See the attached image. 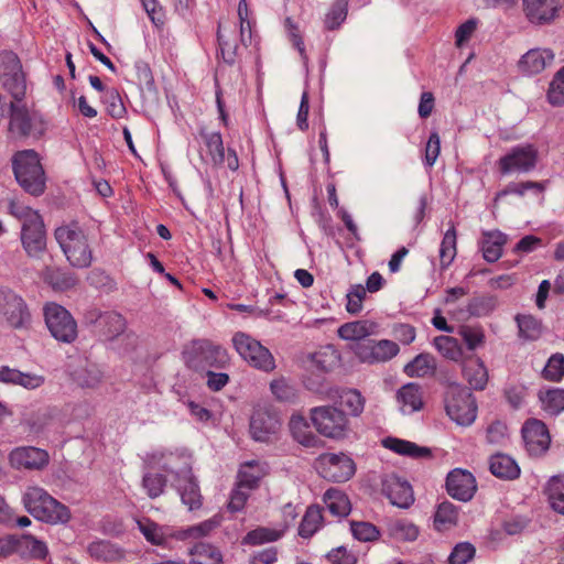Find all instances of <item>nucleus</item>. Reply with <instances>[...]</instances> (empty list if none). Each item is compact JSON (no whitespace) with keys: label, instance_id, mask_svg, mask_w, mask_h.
<instances>
[{"label":"nucleus","instance_id":"nucleus-1","mask_svg":"<svg viewBox=\"0 0 564 564\" xmlns=\"http://www.w3.org/2000/svg\"><path fill=\"white\" fill-rule=\"evenodd\" d=\"M54 236L72 265L77 268L90 265L93 251L90 236L86 228L77 221H70L57 227Z\"/></svg>","mask_w":564,"mask_h":564},{"label":"nucleus","instance_id":"nucleus-2","mask_svg":"<svg viewBox=\"0 0 564 564\" xmlns=\"http://www.w3.org/2000/svg\"><path fill=\"white\" fill-rule=\"evenodd\" d=\"M10 214L22 225L21 242L29 256H39L46 248V232L42 217L36 210L19 202H11Z\"/></svg>","mask_w":564,"mask_h":564},{"label":"nucleus","instance_id":"nucleus-3","mask_svg":"<svg viewBox=\"0 0 564 564\" xmlns=\"http://www.w3.org/2000/svg\"><path fill=\"white\" fill-rule=\"evenodd\" d=\"M22 502L28 512L41 521L56 524L66 523L70 519L68 507L39 486H29L23 494Z\"/></svg>","mask_w":564,"mask_h":564},{"label":"nucleus","instance_id":"nucleus-4","mask_svg":"<svg viewBox=\"0 0 564 564\" xmlns=\"http://www.w3.org/2000/svg\"><path fill=\"white\" fill-rule=\"evenodd\" d=\"M12 164L17 181L28 193L40 195L44 192V171L39 154L34 150L17 152Z\"/></svg>","mask_w":564,"mask_h":564},{"label":"nucleus","instance_id":"nucleus-5","mask_svg":"<svg viewBox=\"0 0 564 564\" xmlns=\"http://www.w3.org/2000/svg\"><path fill=\"white\" fill-rule=\"evenodd\" d=\"M311 421L316 431L328 438H344L349 430V421L341 410L323 405L313 408L310 412Z\"/></svg>","mask_w":564,"mask_h":564},{"label":"nucleus","instance_id":"nucleus-6","mask_svg":"<svg viewBox=\"0 0 564 564\" xmlns=\"http://www.w3.org/2000/svg\"><path fill=\"white\" fill-rule=\"evenodd\" d=\"M232 344L237 352L251 367L271 372L275 368V361L268 348L250 335L238 332L232 337Z\"/></svg>","mask_w":564,"mask_h":564},{"label":"nucleus","instance_id":"nucleus-7","mask_svg":"<svg viewBox=\"0 0 564 564\" xmlns=\"http://www.w3.org/2000/svg\"><path fill=\"white\" fill-rule=\"evenodd\" d=\"M447 415L459 425H470L477 416L474 395L459 387H452L445 399Z\"/></svg>","mask_w":564,"mask_h":564},{"label":"nucleus","instance_id":"nucleus-8","mask_svg":"<svg viewBox=\"0 0 564 564\" xmlns=\"http://www.w3.org/2000/svg\"><path fill=\"white\" fill-rule=\"evenodd\" d=\"M315 469L325 479L334 482L349 480L356 473L354 460L344 453H325L315 460Z\"/></svg>","mask_w":564,"mask_h":564},{"label":"nucleus","instance_id":"nucleus-9","mask_svg":"<svg viewBox=\"0 0 564 564\" xmlns=\"http://www.w3.org/2000/svg\"><path fill=\"white\" fill-rule=\"evenodd\" d=\"M45 323L51 334L61 341L72 343L77 337V324L72 314L54 302L44 306Z\"/></svg>","mask_w":564,"mask_h":564},{"label":"nucleus","instance_id":"nucleus-10","mask_svg":"<svg viewBox=\"0 0 564 564\" xmlns=\"http://www.w3.org/2000/svg\"><path fill=\"white\" fill-rule=\"evenodd\" d=\"M349 349L365 364L387 362L394 358L399 351V345L389 339L366 340L365 343L350 344Z\"/></svg>","mask_w":564,"mask_h":564},{"label":"nucleus","instance_id":"nucleus-11","mask_svg":"<svg viewBox=\"0 0 564 564\" xmlns=\"http://www.w3.org/2000/svg\"><path fill=\"white\" fill-rule=\"evenodd\" d=\"M281 420L274 411L259 406L254 409L250 420V433L258 442H273L281 431Z\"/></svg>","mask_w":564,"mask_h":564},{"label":"nucleus","instance_id":"nucleus-12","mask_svg":"<svg viewBox=\"0 0 564 564\" xmlns=\"http://www.w3.org/2000/svg\"><path fill=\"white\" fill-rule=\"evenodd\" d=\"M538 150L532 144L519 145L498 161V169L502 174L510 172H527L535 167Z\"/></svg>","mask_w":564,"mask_h":564},{"label":"nucleus","instance_id":"nucleus-13","mask_svg":"<svg viewBox=\"0 0 564 564\" xmlns=\"http://www.w3.org/2000/svg\"><path fill=\"white\" fill-rule=\"evenodd\" d=\"M0 314L13 327H22L30 319L23 299L6 289H0Z\"/></svg>","mask_w":564,"mask_h":564},{"label":"nucleus","instance_id":"nucleus-14","mask_svg":"<svg viewBox=\"0 0 564 564\" xmlns=\"http://www.w3.org/2000/svg\"><path fill=\"white\" fill-rule=\"evenodd\" d=\"M562 11V0H523V12L534 24H550Z\"/></svg>","mask_w":564,"mask_h":564},{"label":"nucleus","instance_id":"nucleus-15","mask_svg":"<svg viewBox=\"0 0 564 564\" xmlns=\"http://www.w3.org/2000/svg\"><path fill=\"white\" fill-rule=\"evenodd\" d=\"M522 437L527 451L532 456L545 453L551 441L546 425L538 419H530L524 423Z\"/></svg>","mask_w":564,"mask_h":564},{"label":"nucleus","instance_id":"nucleus-16","mask_svg":"<svg viewBox=\"0 0 564 564\" xmlns=\"http://www.w3.org/2000/svg\"><path fill=\"white\" fill-rule=\"evenodd\" d=\"M204 144L206 147L207 155L209 161L215 165H221L226 163L227 167L231 171H236L239 167V159L236 151L228 149L225 152L223 138L219 132L200 133Z\"/></svg>","mask_w":564,"mask_h":564},{"label":"nucleus","instance_id":"nucleus-17","mask_svg":"<svg viewBox=\"0 0 564 564\" xmlns=\"http://www.w3.org/2000/svg\"><path fill=\"white\" fill-rule=\"evenodd\" d=\"M46 451L33 447H18L9 455L10 465L15 469H42L48 463Z\"/></svg>","mask_w":564,"mask_h":564},{"label":"nucleus","instance_id":"nucleus-18","mask_svg":"<svg viewBox=\"0 0 564 564\" xmlns=\"http://www.w3.org/2000/svg\"><path fill=\"white\" fill-rule=\"evenodd\" d=\"M446 488L453 498L467 501L473 498L477 487L471 473L454 469L447 476Z\"/></svg>","mask_w":564,"mask_h":564},{"label":"nucleus","instance_id":"nucleus-19","mask_svg":"<svg viewBox=\"0 0 564 564\" xmlns=\"http://www.w3.org/2000/svg\"><path fill=\"white\" fill-rule=\"evenodd\" d=\"M138 528L145 540L158 546H166L171 540H176V528L159 524L148 517L137 520Z\"/></svg>","mask_w":564,"mask_h":564},{"label":"nucleus","instance_id":"nucleus-20","mask_svg":"<svg viewBox=\"0 0 564 564\" xmlns=\"http://www.w3.org/2000/svg\"><path fill=\"white\" fill-rule=\"evenodd\" d=\"M37 119V113L26 102L11 104L10 130L12 132L20 135L30 134Z\"/></svg>","mask_w":564,"mask_h":564},{"label":"nucleus","instance_id":"nucleus-21","mask_svg":"<svg viewBox=\"0 0 564 564\" xmlns=\"http://www.w3.org/2000/svg\"><path fill=\"white\" fill-rule=\"evenodd\" d=\"M463 377L474 390H484L489 380L488 369L485 362L477 356L464 359L462 368Z\"/></svg>","mask_w":564,"mask_h":564},{"label":"nucleus","instance_id":"nucleus-22","mask_svg":"<svg viewBox=\"0 0 564 564\" xmlns=\"http://www.w3.org/2000/svg\"><path fill=\"white\" fill-rule=\"evenodd\" d=\"M378 333V323L368 319L349 322L338 328V336L341 339L351 341V344L365 343L366 340L361 339L377 335Z\"/></svg>","mask_w":564,"mask_h":564},{"label":"nucleus","instance_id":"nucleus-23","mask_svg":"<svg viewBox=\"0 0 564 564\" xmlns=\"http://www.w3.org/2000/svg\"><path fill=\"white\" fill-rule=\"evenodd\" d=\"M554 59V54L547 48H533L527 52L519 61L522 74L534 75L541 73Z\"/></svg>","mask_w":564,"mask_h":564},{"label":"nucleus","instance_id":"nucleus-24","mask_svg":"<svg viewBox=\"0 0 564 564\" xmlns=\"http://www.w3.org/2000/svg\"><path fill=\"white\" fill-rule=\"evenodd\" d=\"M188 564H224L221 550L209 542L199 541L194 543L187 551Z\"/></svg>","mask_w":564,"mask_h":564},{"label":"nucleus","instance_id":"nucleus-25","mask_svg":"<svg viewBox=\"0 0 564 564\" xmlns=\"http://www.w3.org/2000/svg\"><path fill=\"white\" fill-rule=\"evenodd\" d=\"M0 382L7 384H18L28 390H34L45 383V377L32 372H22L7 366L0 368Z\"/></svg>","mask_w":564,"mask_h":564},{"label":"nucleus","instance_id":"nucleus-26","mask_svg":"<svg viewBox=\"0 0 564 564\" xmlns=\"http://www.w3.org/2000/svg\"><path fill=\"white\" fill-rule=\"evenodd\" d=\"M384 491L394 506L408 508L414 501L413 490L410 484L397 477H390L386 481Z\"/></svg>","mask_w":564,"mask_h":564},{"label":"nucleus","instance_id":"nucleus-27","mask_svg":"<svg viewBox=\"0 0 564 564\" xmlns=\"http://www.w3.org/2000/svg\"><path fill=\"white\" fill-rule=\"evenodd\" d=\"M223 517L216 514L210 519L186 528H176V541L199 540L209 536L221 523Z\"/></svg>","mask_w":564,"mask_h":564},{"label":"nucleus","instance_id":"nucleus-28","mask_svg":"<svg viewBox=\"0 0 564 564\" xmlns=\"http://www.w3.org/2000/svg\"><path fill=\"white\" fill-rule=\"evenodd\" d=\"M267 474L268 466L265 463L259 460L243 463L238 473V485L250 490L256 489Z\"/></svg>","mask_w":564,"mask_h":564},{"label":"nucleus","instance_id":"nucleus-29","mask_svg":"<svg viewBox=\"0 0 564 564\" xmlns=\"http://www.w3.org/2000/svg\"><path fill=\"white\" fill-rule=\"evenodd\" d=\"M177 490L183 503L186 505L191 511L202 507L203 497L196 480L192 476L185 475L178 477Z\"/></svg>","mask_w":564,"mask_h":564},{"label":"nucleus","instance_id":"nucleus-30","mask_svg":"<svg viewBox=\"0 0 564 564\" xmlns=\"http://www.w3.org/2000/svg\"><path fill=\"white\" fill-rule=\"evenodd\" d=\"M489 469L494 476L501 479H517L520 476L518 464L508 455L495 454L489 458Z\"/></svg>","mask_w":564,"mask_h":564},{"label":"nucleus","instance_id":"nucleus-31","mask_svg":"<svg viewBox=\"0 0 564 564\" xmlns=\"http://www.w3.org/2000/svg\"><path fill=\"white\" fill-rule=\"evenodd\" d=\"M506 243V237L500 231L484 232L480 239V249L484 258L489 262L497 261Z\"/></svg>","mask_w":564,"mask_h":564},{"label":"nucleus","instance_id":"nucleus-32","mask_svg":"<svg viewBox=\"0 0 564 564\" xmlns=\"http://www.w3.org/2000/svg\"><path fill=\"white\" fill-rule=\"evenodd\" d=\"M323 501L329 512L337 517H346L351 510V503L348 496L337 488H329L326 490Z\"/></svg>","mask_w":564,"mask_h":564},{"label":"nucleus","instance_id":"nucleus-33","mask_svg":"<svg viewBox=\"0 0 564 564\" xmlns=\"http://www.w3.org/2000/svg\"><path fill=\"white\" fill-rule=\"evenodd\" d=\"M338 364V354L333 346H325L310 358V369L322 373L329 372Z\"/></svg>","mask_w":564,"mask_h":564},{"label":"nucleus","instance_id":"nucleus-34","mask_svg":"<svg viewBox=\"0 0 564 564\" xmlns=\"http://www.w3.org/2000/svg\"><path fill=\"white\" fill-rule=\"evenodd\" d=\"M398 400L402 404L401 409L404 413H412L423 406L422 390L415 383L403 386L398 392Z\"/></svg>","mask_w":564,"mask_h":564},{"label":"nucleus","instance_id":"nucleus-35","mask_svg":"<svg viewBox=\"0 0 564 564\" xmlns=\"http://www.w3.org/2000/svg\"><path fill=\"white\" fill-rule=\"evenodd\" d=\"M290 431L293 437L306 447L317 443L316 435L312 432L307 420L302 414H293L290 420Z\"/></svg>","mask_w":564,"mask_h":564},{"label":"nucleus","instance_id":"nucleus-36","mask_svg":"<svg viewBox=\"0 0 564 564\" xmlns=\"http://www.w3.org/2000/svg\"><path fill=\"white\" fill-rule=\"evenodd\" d=\"M382 445L386 448H388L399 455L409 456V457H423V456H427L430 454L427 448L420 447L415 443L404 441L401 438H395V437L384 438L382 441Z\"/></svg>","mask_w":564,"mask_h":564},{"label":"nucleus","instance_id":"nucleus-37","mask_svg":"<svg viewBox=\"0 0 564 564\" xmlns=\"http://www.w3.org/2000/svg\"><path fill=\"white\" fill-rule=\"evenodd\" d=\"M17 552L36 560H44L48 554L46 544L29 534L18 538Z\"/></svg>","mask_w":564,"mask_h":564},{"label":"nucleus","instance_id":"nucleus-38","mask_svg":"<svg viewBox=\"0 0 564 564\" xmlns=\"http://www.w3.org/2000/svg\"><path fill=\"white\" fill-rule=\"evenodd\" d=\"M436 364L430 354H420L404 367L406 376L422 378L432 375L435 371Z\"/></svg>","mask_w":564,"mask_h":564},{"label":"nucleus","instance_id":"nucleus-39","mask_svg":"<svg viewBox=\"0 0 564 564\" xmlns=\"http://www.w3.org/2000/svg\"><path fill=\"white\" fill-rule=\"evenodd\" d=\"M97 325L106 337L113 338L124 330L126 321L122 315L109 312L99 316Z\"/></svg>","mask_w":564,"mask_h":564},{"label":"nucleus","instance_id":"nucleus-40","mask_svg":"<svg viewBox=\"0 0 564 564\" xmlns=\"http://www.w3.org/2000/svg\"><path fill=\"white\" fill-rule=\"evenodd\" d=\"M458 519V511L456 507L444 501L438 505L434 516V527L437 531H446L454 527Z\"/></svg>","mask_w":564,"mask_h":564},{"label":"nucleus","instance_id":"nucleus-41","mask_svg":"<svg viewBox=\"0 0 564 564\" xmlns=\"http://www.w3.org/2000/svg\"><path fill=\"white\" fill-rule=\"evenodd\" d=\"M547 501L551 508L564 514V475L552 477L546 487Z\"/></svg>","mask_w":564,"mask_h":564},{"label":"nucleus","instance_id":"nucleus-42","mask_svg":"<svg viewBox=\"0 0 564 564\" xmlns=\"http://www.w3.org/2000/svg\"><path fill=\"white\" fill-rule=\"evenodd\" d=\"M457 234L454 223H449L440 249V260L443 267L449 265L456 257Z\"/></svg>","mask_w":564,"mask_h":564},{"label":"nucleus","instance_id":"nucleus-43","mask_svg":"<svg viewBox=\"0 0 564 564\" xmlns=\"http://www.w3.org/2000/svg\"><path fill=\"white\" fill-rule=\"evenodd\" d=\"M285 531L283 529L259 527L243 538L242 543L246 545H259L267 542H274L279 540Z\"/></svg>","mask_w":564,"mask_h":564},{"label":"nucleus","instance_id":"nucleus-44","mask_svg":"<svg viewBox=\"0 0 564 564\" xmlns=\"http://www.w3.org/2000/svg\"><path fill=\"white\" fill-rule=\"evenodd\" d=\"M434 346L443 357L458 361L463 357V349L454 337L442 335L434 339Z\"/></svg>","mask_w":564,"mask_h":564},{"label":"nucleus","instance_id":"nucleus-45","mask_svg":"<svg viewBox=\"0 0 564 564\" xmlns=\"http://www.w3.org/2000/svg\"><path fill=\"white\" fill-rule=\"evenodd\" d=\"M340 404L352 416H359L365 408V398L356 389L343 390L339 394Z\"/></svg>","mask_w":564,"mask_h":564},{"label":"nucleus","instance_id":"nucleus-46","mask_svg":"<svg viewBox=\"0 0 564 564\" xmlns=\"http://www.w3.org/2000/svg\"><path fill=\"white\" fill-rule=\"evenodd\" d=\"M322 509L318 506L307 508L300 525V534L304 538L313 535L322 524Z\"/></svg>","mask_w":564,"mask_h":564},{"label":"nucleus","instance_id":"nucleus-47","mask_svg":"<svg viewBox=\"0 0 564 564\" xmlns=\"http://www.w3.org/2000/svg\"><path fill=\"white\" fill-rule=\"evenodd\" d=\"M104 104L107 113L113 119H122L127 115L126 106L116 88H110L105 91Z\"/></svg>","mask_w":564,"mask_h":564},{"label":"nucleus","instance_id":"nucleus-48","mask_svg":"<svg viewBox=\"0 0 564 564\" xmlns=\"http://www.w3.org/2000/svg\"><path fill=\"white\" fill-rule=\"evenodd\" d=\"M540 400L543 409L550 414H557L564 411L563 389H550L545 392H541Z\"/></svg>","mask_w":564,"mask_h":564},{"label":"nucleus","instance_id":"nucleus-49","mask_svg":"<svg viewBox=\"0 0 564 564\" xmlns=\"http://www.w3.org/2000/svg\"><path fill=\"white\" fill-rule=\"evenodd\" d=\"M90 556L101 561H115L120 556L119 551L107 541H96L89 544Z\"/></svg>","mask_w":564,"mask_h":564},{"label":"nucleus","instance_id":"nucleus-50","mask_svg":"<svg viewBox=\"0 0 564 564\" xmlns=\"http://www.w3.org/2000/svg\"><path fill=\"white\" fill-rule=\"evenodd\" d=\"M542 376L549 381H561L564 377V356L558 352L552 355L542 371Z\"/></svg>","mask_w":564,"mask_h":564},{"label":"nucleus","instance_id":"nucleus-51","mask_svg":"<svg viewBox=\"0 0 564 564\" xmlns=\"http://www.w3.org/2000/svg\"><path fill=\"white\" fill-rule=\"evenodd\" d=\"M347 0H337L325 17V26L328 30L338 28L347 17Z\"/></svg>","mask_w":564,"mask_h":564},{"label":"nucleus","instance_id":"nucleus-52","mask_svg":"<svg viewBox=\"0 0 564 564\" xmlns=\"http://www.w3.org/2000/svg\"><path fill=\"white\" fill-rule=\"evenodd\" d=\"M458 334L470 350L476 349L485 343V334L479 326L464 325L459 328Z\"/></svg>","mask_w":564,"mask_h":564},{"label":"nucleus","instance_id":"nucleus-53","mask_svg":"<svg viewBox=\"0 0 564 564\" xmlns=\"http://www.w3.org/2000/svg\"><path fill=\"white\" fill-rule=\"evenodd\" d=\"M519 333L527 339L534 340L541 335V323L531 315H523L517 318Z\"/></svg>","mask_w":564,"mask_h":564},{"label":"nucleus","instance_id":"nucleus-54","mask_svg":"<svg viewBox=\"0 0 564 564\" xmlns=\"http://www.w3.org/2000/svg\"><path fill=\"white\" fill-rule=\"evenodd\" d=\"M547 99L553 106L564 105V66L554 75L547 91Z\"/></svg>","mask_w":564,"mask_h":564},{"label":"nucleus","instance_id":"nucleus-55","mask_svg":"<svg viewBox=\"0 0 564 564\" xmlns=\"http://www.w3.org/2000/svg\"><path fill=\"white\" fill-rule=\"evenodd\" d=\"M352 535L364 542H371L378 540L380 532L376 525L370 522H351Z\"/></svg>","mask_w":564,"mask_h":564},{"label":"nucleus","instance_id":"nucleus-56","mask_svg":"<svg viewBox=\"0 0 564 564\" xmlns=\"http://www.w3.org/2000/svg\"><path fill=\"white\" fill-rule=\"evenodd\" d=\"M367 296L364 285H352L347 294L346 310L350 314H358L362 310V302Z\"/></svg>","mask_w":564,"mask_h":564},{"label":"nucleus","instance_id":"nucleus-57","mask_svg":"<svg viewBox=\"0 0 564 564\" xmlns=\"http://www.w3.org/2000/svg\"><path fill=\"white\" fill-rule=\"evenodd\" d=\"M305 387L317 394H324L327 392V381L325 373L308 368V373L304 378Z\"/></svg>","mask_w":564,"mask_h":564},{"label":"nucleus","instance_id":"nucleus-58","mask_svg":"<svg viewBox=\"0 0 564 564\" xmlns=\"http://www.w3.org/2000/svg\"><path fill=\"white\" fill-rule=\"evenodd\" d=\"M7 90L11 94L13 100L11 104L25 102L24 96L26 91L25 80L21 76H12L4 83Z\"/></svg>","mask_w":564,"mask_h":564},{"label":"nucleus","instance_id":"nucleus-59","mask_svg":"<svg viewBox=\"0 0 564 564\" xmlns=\"http://www.w3.org/2000/svg\"><path fill=\"white\" fill-rule=\"evenodd\" d=\"M441 152V140L437 132H432L424 149V164L432 167Z\"/></svg>","mask_w":564,"mask_h":564},{"label":"nucleus","instance_id":"nucleus-60","mask_svg":"<svg viewBox=\"0 0 564 564\" xmlns=\"http://www.w3.org/2000/svg\"><path fill=\"white\" fill-rule=\"evenodd\" d=\"M478 28L477 19H468L464 23H462L456 32H455V44L457 47H462L465 43H467Z\"/></svg>","mask_w":564,"mask_h":564},{"label":"nucleus","instance_id":"nucleus-61","mask_svg":"<svg viewBox=\"0 0 564 564\" xmlns=\"http://www.w3.org/2000/svg\"><path fill=\"white\" fill-rule=\"evenodd\" d=\"M505 395L512 408H519L527 397V388L519 382H511L506 387Z\"/></svg>","mask_w":564,"mask_h":564},{"label":"nucleus","instance_id":"nucleus-62","mask_svg":"<svg viewBox=\"0 0 564 564\" xmlns=\"http://www.w3.org/2000/svg\"><path fill=\"white\" fill-rule=\"evenodd\" d=\"M392 534L399 540L414 541L419 535V530L414 524L399 520L392 525Z\"/></svg>","mask_w":564,"mask_h":564},{"label":"nucleus","instance_id":"nucleus-63","mask_svg":"<svg viewBox=\"0 0 564 564\" xmlns=\"http://www.w3.org/2000/svg\"><path fill=\"white\" fill-rule=\"evenodd\" d=\"M487 441L491 444L502 445L508 440L507 425L501 421H495L487 427Z\"/></svg>","mask_w":564,"mask_h":564},{"label":"nucleus","instance_id":"nucleus-64","mask_svg":"<svg viewBox=\"0 0 564 564\" xmlns=\"http://www.w3.org/2000/svg\"><path fill=\"white\" fill-rule=\"evenodd\" d=\"M475 547L469 543H459L453 550L448 564H466L474 557Z\"/></svg>","mask_w":564,"mask_h":564}]
</instances>
